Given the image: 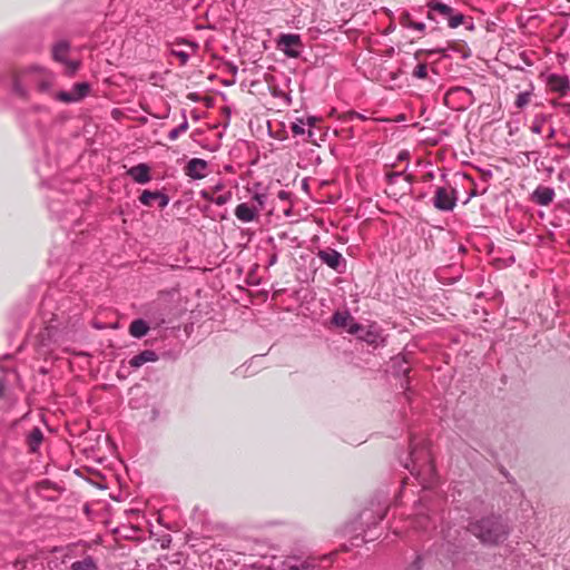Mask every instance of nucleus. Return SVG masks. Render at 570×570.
Listing matches in <instances>:
<instances>
[{
    "label": "nucleus",
    "instance_id": "c85d7f7f",
    "mask_svg": "<svg viewBox=\"0 0 570 570\" xmlns=\"http://www.w3.org/2000/svg\"><path fill=\"white\" fill-rule=\"evenodd\" d=\"M453 95H458L464 100H470L472 96L471 90L466 88H455L448 92V97H451Z\"/></svg>",
    "mask_w": 570,
    "mask_h": 570
},
{
    "label": "nucleus",
    "instance_id": "c03bdc74",
    "mask_svg": "<svg viewBox=\"0 0 570 570\" xmlns=\"http://www.w3.org/2000/svg\"><path fill=\"white\" fill-rule=\"evenodd\" d=\"M429 478H430V482L432 481V469L430 468V474H429Z\"/></svg>",
    "mask_w": 570,
    "mask_h": 570
},
{
    "label": "nucleus",
    "instance_id": "a878e982",
    "mask_svg": "<svg viewBox=\"0 0 570 570\" xmlns=\"http://www.w3.org/2000/svg\"><path fill=\"white\" fill-rule=\"evenodd\" d=\"M531 96H532V92L531 91H523V92H520L518 96H517V99L514 101V105L517 108L519 109H522L524 108L525 106L529 105L530 100H531Z\"/></svg>",
    "mask_w": 570,
    "mask_h": 570
},
{
    "label": "nucleus",
    "instance_id": "79ce46f5",
    "mask_svg": "<svg viewBox=\"0 0 570 570\" xmlns=\"http://www.w3.org/2000/svg\"><path fill=\"white\" fill-rule=\"evenodd\" d=\"M385 513H386L385 510H381L380 513L377 514L376 519H375V522H379V521L383 520L384 517H385Z\"/></svg>",
    "mask_w": 570,
    "mask_h": 570
},
{
    "label": "nucleus",
    "instance_id": "0eeeda50",
    "mask_svg": "<svg viewBox=\"0 0 570 570\" xmlns=\"http://www.w3.org/2000/svg\"><path fill=\"white\" fill-rule=\"evenodd\" d=\"M69 48H70V46L67 41H59L58 43H56L53 46L52 57L55 60L66 65L67 72L69 75H73L79 68V62L78 61H69L67 59Z\"/></svg>",
    "mask_w": 570,
    "mask_h": 570
},
{
    "label": "nucleus",
    "instance_id": "9d476101",
    "mask_svg": "<svg viewBox=\"0 0 570 570\" xmlns=\"http://www.w3.org/2000/svg\"><path fill=\"white\" fill-rule=\"evenodd\" d=\"M547 85L551 91L557 92L560 97L567 96L570 91V81L564 75L551 73L548 77Z\"/></svg>",
    "mask_w": 570,
    "mask_h": 570
},
{
    "label": "nucleus",
    "instance_id": "f704fd0d",
    "mask_svg": "<svg viewBox=\"0 0 570 570\" xmlns=\"http://www.w3.org/2000/svg\"><path fill=\"white\" fill-rule=\"evenodd\" d=\"M292 131L295 135H303L304 134V124L301 121L299 124H293Z\"/></svg>",
    "mask_w": 570,
    "mask_h": 570
},
{
    "label": "nucleus",
    "instance_id": "72a5a7b5",
    "mask_svg": "<svg viewBox=\"0 0 570 570\" xmlns=\"http://www.w3.org/2000/svg\"><path fill=\"white\" fill-rule=\"evenodd\" d=\"M200 196L203 199L213 203V198H215V194L212 190L204 189L200 191Z\"/></svg>",
    "mask_w": 570,
    "mask_h": 570
},
{
    "label": "nucleus",
    "instance_id": "f03ea898",
    "mask_svg": "<svg viewBox=\"0 0 570 570\" xmlns=\"http://www.w3.org/2000/svg\"><path fill=\"white\" fill-rule=\"evenodd\" d=\"M465 17L450 4L439 0H430V22L440 27L455 29L464 23Z\"/></svg>",
    "mask_w": 570,
    "mask_h": 570
},
{
    "label": "nucleus",
    "instance_id": "4468645a",
    "mask_svg": "<svg viewBox=\"0 0 570 570\" xmlns=\"http://www.w3.org/2000/svg\"><path fill=\"white\" fill-rule=\"evenodd\" d=\"M554 190L548 186H538L532 193V200L540 206H548L553 202Z\"/></svg>",
    "mask_w": 570,
    "mask_h": 570
},
{
    "label": "nucleus",
    "instance_id": "1a4fd4ad",
    "mask_svg": "<svg viewBox=\"0 0 570 570\" xmlns=\"http://www.w3.org/2000/svg\"><path fill=\"white\" fill-rule=\"evenodd\" d=\"M332 323L337 327L346 328L351 334H356L362 328V326L354 321L347 311L335 312L332 316Z\"/></svg>",
    "mask_w": 570,
    "mask_h": 570
},
{
    "label": "nucleus",
    "instance_id": "393cba45",
    "mask_svg": "<svg viewBox=\"0 0 570 570\" xmlns=\"http://www.w3.org/2000/svg\"><path fill=\"white\" fill-rule=\"evenodd\" d=\"M188 127V120L186 117H184V121L168 132L169 140H176L183 132L187 131Z\"/></svg>",
    "mask_w": 570,
    "mask_h": 570
},
{
    "label": "nucleus",
    "instance_id": "49530a36",
    "mask_svg": "<svg viewBox=\"0 0 570 570\" xmlns=\"http://www.w3.org/2000/svg\"><path fill=\"white\" fill-rule=\"evenodd\" d=\"M429 177H430V180H431V179L433 178V174H432V173H430V174H429Z\"/></svg>",
    "mask_w": 570,
    "mask_h": 570
},
{
    "label": "nucleus",
    "instance_id": "ddd939ff",
    "mask_svg": "<svg viewBox=\"0 0 570 570\" xmlns=\"http://www.w3.org/2000/svg\"><path fill=\"white\" fill-rule=\"evenodd\" d=\"M279 570H314L315 566L308 560L297 557H287L278 566Z\"/></svg>",
    "mask_w": 570,
    "mask_h": 570
},
{
    "label": "nucleus",
    "instance_id": "4c0bfd02",
    "mask_svg": "<svg viewBox=\"0 0 570 570\" xmlns=\"http://www.w3.org/2000/svg\"><path fill=\"white\" fill-rule=\"evenodd\" d=\"M556 135V129L553 127H550L548 132H547V136H546V139L549 140V139H552Z\"/></svg>",
    "mask_w": 570,
    "mask_h": 570
},
{
    "label": "nucleus",
    "instance_id": "a18cd8bd",
    "mask_svg": "<svg viewBox=\"0 0 570 570\" xmlns=\"http://www.w3.org/2000/svg\"><path fill=\"white\" fill-rule=\"evenodd\" d=\"M366 512H362L361 518H365Z\"/></svg>",
    "mask_w": 570,
    "mask_h": 570
},
{
    "label": "nucleus",
    "instance_id": "7ed1b4c3",
    "mask_svg": "<svg viewBox=\"0 0 570 570\" xmlns=\"http://www.w3.org/2000/svg\"><path fill=\"white\" fill-rule=\"evenodd\" d=\"M428 450L424 444L411 442L410 462L404 464L411 474L419 481L422 489H425V479L422 476L421 469L425 465Z\"/></svg>",
    "mask_w": 570,
    "mask_h": 570
},
{
    "label": "nucleus",
    "instance_id": "bb28decb",
    "mask_svg": "<svg viewBox=\"0 0 570 570\" xmlns=\"http://www.w3.org/2000/svg\"><path fill=\"white\" fill-rule=\"evenodd\" d=\"M158 190L150 191V190H144L141 195L139 196V202L145 206H151V202L157 199Z\"/></svg>",
    "mask_w": 570,
    "mask_h": 570
},
{
    "label": "nucleus",
    "instance_id": "f257e3e1",
    "mask_svg": "<svg viewBox=\"0 0 570 570\" xmlns=\"http://www.w3.org/2000/svg\"><path fill=\"white\" fill-rule=\"evenodd\" d=\"M469 530L484 544H499L509 535L507 522L498 515L482 518L470 523Z\"/></svg>",
    "mask_w": 570,
    "mask_h": 570
},
{
    "label": "nucleus",
    "instance_id": "37998d69",
    "mask_svg": "<svg viewBox=\"0 0 570 570\" xmlns=\"http://www.w3.org/2000/svg\"><path fill=\"white\" fill-rule=\"evenodd\" d=\"M276 261H277V256H276V255H273V256L271 257V259H269V265L275 264V263H276Z\"/></svg>",
    "mask_w": 570,
    "mask_h": 570
},
{
    "label": "nucleus",
    "instance_id": "e433bc0d",
    "mask_svg": "<svg viewBox=\"0 0 570 570\" xmlns=\"http://www.w3.org/2000/svg\"><path fill=\"white\" fill-rule=\"evenodd\" d=\"M347 117H348V119H351V120H352V119H355V118H356V119H360V120H366V119H367L364 115H362V114H360V112H356V111H351V112L348 114V116H347Z\"/></svg>",
    "mask_w": 570,
    "mask_h": 570
},
{
    "label": "nucleus",
    "instance_id": "a211bd4d",
    "mask_svg": "<svg viewBox=\"0 0 570 570\" xmlns=\"http://www.w3.org/2000/svg\"><path fill=\"white\" fill-rule=\"evenodd\" d=\"M148 324L141 318L132 321L129 326V334L136 338H141L148 333Z\"/></svg>",
    "mask_w": 570,
    "mask_h": 570
},
{
    "label": "nucleus",
    "instance_id": "412c9836",
    "mask_svg": "<svg viewBox=\"0 0 570 570\" xmlns=\"http://www.w3.org/2000/svg\"><path fill=\"white\" fill-rule=\"evenodd\" d=\"M422 53H416L413 59L417 61L415 67L413 68L412 75L419 79H424L428 76V65L425 60H421L420 56Z\"/></svg>",
    "mask_w": 570,
    "mask_h": 570
},
{
    "label": "nucleus",
    "instance_id": "9b49d317",
    "mask_svg": "<svg viewBox=\"0 0 570 570\" xmlns=\"http://www.w3.org/2000/svg\"><path fill=\"white\" fill-rule=\"evenodd\" d=\"M259 207L242 203L235 208V216L242 223H252L259 217Z\"/></svg>",
    "mask_w": 570,
    "mask_h": 570
},
{
    "label": "nucleus",
    "instance_id": "6e6552de",
    "mask_svg": "<svg viewBox=\"0 0 570 570\" xmlns=\"http://www.w3.org/2000/svg\"><path fill=\"white\" fill-rule=\"evenodd\" d=\"M90 91V86L88 82H78L76 83L71 91H60L57 95V99L63 102H76L87 97Z\"/></svg>",
    "mask_w": 570,
    "mask_h": 570
},
{
    "label": "nucleus",
    "instance_id": "473e14b6",
    "mask_svg": "<svg viewBox=\"0 0 570 570\" xmlns=\"http://www.w3.org/2000/svg\"><path fill=\"white\" fill-rule=\"evenodd\" d=\"M13 89L20 96H26V89L22 87V83H21L20 79H16L14 85H13Z\"/></svg>",
    "mask_w": 570,
    "mask_h": 570
},
{
    "label": "nucleus",
    "instance_id": "cd10ccee",
    "mask_svg": "<svg viewBox=\"0 0 570 570\" xmlns=\"http://www.w3.org/2000/svg\"><path fill=\"white\" fill-rule=\"evenodd\" d=\"M232 197H233L232 190H227L222 194L215 195V198H213V203L218 206H223V205L227 204L228 202H230Z\"/></svg>",
    "mask_w": 570,
    "mask_h": 570
},
{
    "label": "nucleus",
    "instance_id": "4be33fe9",
    "mask_svg": "<svg viewBox=\"0 0 570 570\" xmlns=\"http://www.w3.org/2000/svg\"><path fill=\"white\" fill-rule=\"evenodd\" d=\"M426 553L425 551L415 552L413 560L409 563L405 570H423L425 566Z\"/></svg>",
    "mask_w": 570,
    "mask_h": 570
},
{
    "label": "nucleus",
    "instance_id": "58836bf2",
    "mask_svg": "<svg viewBox=\"0 0 570 570\" xmlns=\"http://www.w3.org/2000/svg\"><path fill=\"white\" fill-rule=\"evenodd\" d=\"M401 176H402V175H401V174H399V173H393V174L389 175L387 177H389V180H390L391 183H393V181H394V179L400 178Z\"/></svg>",
    "mask_w": 570,
    "mask_h": 570
},
{
    "label": "nucleus",
    "instance_id": "ea45409f",
    "mask_svg": "<svg viewBox=\"0 0 570 570\" xmlns=\"http://www.w3.org/2000/svg\"><path fill=\"white\" fill-rule=\"evenodd\" d=\"M223 189V184H217L216 186L213 187V189H210L215 195H217L218 191H220Z\"/></svg>",
    "mask_w": 570,
    "mask_h": 570
},
{
    "label": "nucleus",
    "instance_id": "a19ab883",
    "mask_svg": "<svg viewBox=\"0 0 570 570\" xmlns=\"http://www.w3.org/2000/svg\"><path fill=\"white\" fill-rule=\"evenodd\" d=\"M288 196H289L288 193L285 191V190H279V193H278V198L279 199H287Z\"/></svg>",
    "mask_w": 570,
    "mask_h": 570
},
{
    "label": "nucleus",
    "instance_id": "f8f14e48",
    "mask_svg": "<svg viewBox=\"0 0 570 570\" xmlns=\"http://www.w3.org/2000/svg\"><path fill=\"white\" fill-rule=\"evenodd\" d=\"M207 167L206 160L193 158L187 163L185 174L193 179H202L207 175Z\"/></svg>",
    "mask_w": 570,
    "mask_h": 570
},
{
    "label": "nucleus",
    "instance_id": "2eb2a0df",
    "mask_svg": "<svg viewBox=\"0 0 570 570\" xmlns=\"http://www.w3.org/2000/svg\"><path fill=\"white\" fill-rule=\"evenodd\" d=\"M127 174L137 183V184H147L150 179V168L146 164H138L128 169Z\"/></svg>",
    "mask_w": 570,
    "mask_h": 570
},
{
    "label": "nucleus",
    "instance_id": "423d86ee",
    "mask_svg": "<svg viewBox=\"0 0 570 570\" xmlns=\"http://www.w3.org/2000/svg\"><path fill=\"white\" fill-rule=\"evenodd\" d=\"M317 256L322 261V263L326 264L328 267L338 273H343L346 267L345 258L342 256L341 253L333 248L320 250Z\"/></svg>",
    "mask_w": 570,
    "mask_h": 570
},
{
    "label": "nucleus",
    "instance_id": "b1692460",
    "mask_svg": "<svg viewBox=\"0 0 570 570\" xmlns=\"http://www.w3.org/2000/svg\"><path fill=\"white\" fill-rule=\"evenodd\" d=\"M547 122V116L540 114V115H537L531 125H530V130L535 134V135H540L542 134L543 129H544V125Z\"/></svg>",
    "mask_w": 570,
    "mask_h": 570
},
{
    "label": "nucleus",
    "instance_id": "dca6fc26",
    "mask_svg": "<svg viewBox=\"0 0 570 570\" xmlns=\"http://www.w3.org/2000/svg\"><path fill=\"white\" fill-rule=\"evenodd\" d=\"M29 72L37 73V86L39 91L46 92L50 90L53 80L50 73L46 72L45 70L38 67L30 68Z\"/></svg>",
    "mask_w": 570,
    "mask_h": 570
},
{
    "label": "nucleus",
    "instance_id": "2f4dec72",
    "mask_svg": "<svg viewBox=\"0 0 570 570\" xmlns=\"http://www.w3.org/2000/svg\"><path fill=\"white\" fill-rule=\"evenodd\" d=\"M407 21H409V17H406L404 19V24H406L407 27L413 28L415 30L423 31L425 28V24L423 22H409L407 23Z\"/></svg>",
    "mask_w": 570,
    "mask_h": 570
},
{
    "label": "nucleus",
    "instance_id": "6ab92c4d",
    "mask_svg": "<svg viewBox=\"0 0 570 570\" xmlns=\"http://www.w3.org/2000/svg\"><path fill=\"white\" fill-rule=\"evenodd\" d=\"M259 188H261V184H255L253 189H250V193H252V200L256 203L254 206L259 207V212H262L267 202V193L259 190Z\"/></svg>",
    "mask_w": 570,
    "mask_h": 570
},
{
    "label": "nucleus",
    "instance_id": "7c9ffc66",
    "mask_svg": "<svg viewBox=\"0 0 570 570\" xmlns=\"http://www.w3.org/2000/svg\"><path fill=\"white\" fill-rule=\"evenodd\" d=\"M158 200V206L160 208H165L169 203V197L160 191H158V196H156Z\"/></svg>",
    "mask_w": 570,
    "mask_h": 570
},
{
    "label": "nucleus",
    "instance_id": "aec40b11",
    "mask_svg": "<svg viewBox=\"0 0 570 570\" xmlns=\"http://www.w3.org/2000/svg\"><path fill=\"white\" fill-rule=\"evenodd\" d=\"M71 570H98L97 563L91 556L71 563Z\"/></svg>",
    "mask_w": 570,
    "mask_h": 570
},
{
    "label": "nucleus",
    "instance_id": "39448f33",
    "mask_svg": "<svg viewBox=\"0 0 570 570\" xmlns=\"http://www.w3.org/2000/svg\"><path fill=\"white\" fill-rule=\"evenodd\" d=\"M456 200L455 189L449 187H438L432 199L434 207L442 212H452Z\"/></svg>",
    "mask_w": 570,
    "mask_h": 570
},
{
    "label": "nucleus",
    "instance_id": "c756f323",
    "mask_svg": "<svg viewBox=\"0 0 570 570\" xmlns=\"http://www.w3.org/2000/svg\"><path fill=\"white\" fill-rule=\"evenodd\" d=\"M443 135H446L445 131H435L432 134L430 131V146H435L441 142Z\"/></svg>",
    "mask_w": 570,
    "mask_h": 570
},
{
    "label": "nucleus",
    "instance_id": "c9c22d12",
    "mask_svg": "<svg viewBox=\"0 0 570 570\" xmlns=\"http://www.w3.org/2000/svg\"><path fill=\"white\" fill-rule=\"evenodd\" d=\"M173 55L177 56L180 59L181 63H186L189 58L188 53L184 51L173 50Z\"/></svg>",
    "mask_w": 570,
    "mask_h": 570
},
{
    "label": "nucleus",
    "instance_id": "f3484780",
    "mask_svg": "<svg viewBox=\"0 0 570 570\" xmlns=\"http://www.w3.org/2000/svg\"><path fill=\"white\" fill-rule=\"evenodd\" d=\"M158 360L157 354L154 351L145 350L139 354L130 358L129 364L131 367H140L145 363L155 362Z\"/></svg>",
    "mask_w": 570,
    "mask_h": 570
},
{
    "label": "nucleus",
    "instance_id": "5701e85b",
    "mask_svg": "<svg viewBox=\"0 0 570 570\" xmlns=\"http://www.w3.org/2000/svg\"><path fill=\"white\" fill-rule=\"evenodd\" d=\"M42 439H43V435H42L41 430L38 428H35L28 436V444H29L30 450L35 452L41 444Z\"/></svg>",
    "mask_w": 570,
    "mask_h": 570
},
{
    "label": "nucleus",
    "instance_id": "20e7f679",
    "mask_svg": "<svg viewBox=\"0 0 570 570\" xmlns=\"http://www.w3.org/2000/svg\"><path fill=\"white\" fill-rule=\"evenodd\" d=\"M277 48L289 58H297L303 49L299 35L282 33L277 40Z\"/></svg>",
    "mask_w": 570,
    "mask_h": 570
}]
</instances>
